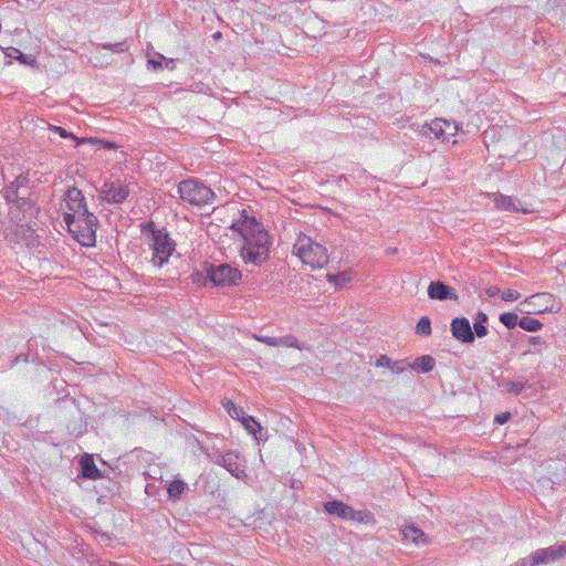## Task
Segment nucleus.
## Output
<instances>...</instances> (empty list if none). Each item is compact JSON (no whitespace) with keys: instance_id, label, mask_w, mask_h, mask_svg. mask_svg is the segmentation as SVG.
I'll list each match as a JSON object with an SVG mask.
<instances>
[{"instance_id":"1","label":"nucleus","mask_w":566,"mask_h":566,"mask_svg":"<svg viewBox=\"0 0 566 566\" xmlns=\"http://www.w3.org/2000/svg\"><path fill=\"white\" fill-rule=\"evenodd\" d=\"M231 229L242 238L240 256L245 264L262 265L270 256L271 240L268 231L254 217L241 211V219Z\"/></svg>"},{"instance_id":"2","label":"nucleus","mask_w":566,"mask_h":566,"mask_svg":"<svg viewBox=\"0 0 566 566\" xmlns=\"http://www.w3.org/2000/svg\"><path fill=\"white\" fill-rule=\"evenodd\" d=\"M293 253L313 269H321L328 263L327 249L305 234L297 237Z\"/></svg>"},{"instance_id":"3","label":"nucleus","mask_w":566,"mask_h":566,"mask_svg":"<svg viewBox=\"0 0 566 566\" xmlns=\"http://www.w3.org/2000/svg\"><path fill=\"white\" fill-rule=\"evenodd\" d=\"M63 220L69 231L74 234L75 239L85 247H92L96 240L97 218L91 213L82 218H75L74 214L64 213Z\"/></svg>"},{"instance_id":"4","label":"nucleus","mask_w":566,"mask_h":566,"mask_svg":"<svg viewBox=\"0 0 566 566\" xmlns=\"http://www.w3.org/2000/svg\"><path fill=\"white\" fill-rule=\"evenodd\" d=\"M178 193L184 202L192 206L201 207L212 203L216 195L214 192L195 179H186L179 182Z\"/></svg>"},{"instance_id":"5","label":"nucleus","mask_w":566,"mask_h":566,"mask_svg":"<svg viewBox=\"0 0 566 566\" xmlns=\"http://www.w3.org/2000/svg\"><path fill=\"white\" fill-rule=\"evenodd\" d=\"M206 276L213 286H232L237 285L242 274L239 269L227 263L213 265L210 264L206 269Z\"/></svg>"},{"instance_id":"6","label":"nucleus","mask_w":566,"mask_h":566,"mask_svg":"<svg viewBox=\"0 0 566 566\" xmlns=\"http://www.w3.org/2000/svg\"><path fill=\"white\" fill-rule=\"evenodd\" d=\"M153 263L156 266H163L172 254L175 243L167 232L163 230H153L151 232Z\"/></svg>"},{"instance_id":"7","label":"nucleus","mask_w":566,"mask_h":566,"mask_svg":"<svg viewBox=\"0 0 566 566\" xmlns=\"http://www.w3.org/2000/svg\"><path fill=\"white\" fill-rule=\"evenodd\" d=\"M457 129L455 124H451L442 118H436L430 124L422 125L420 134L428 138L433 135L437 139L446 142L450 136H454Z\"/></svg>"},{"instance_id":"8","label":"nucleus","mask_w":566,"mask_h":566,"mask_svg":"<svg viewBox=\"0 0 566 566\" xmlns=\"http://www.w3.org/2000/svg\"><path fill=\"white\" fill-rule=\"evenodd\" d=\"M521 305L523 308L520 311L523 313H544L554 312V298L549 293H536L526 297Z\"/></svg>"},{"instance_id":"9","label":"nucleus","mask_w":566,"mask_h":566,"mask_svg":"<svg viewBox=\"0 0 566 566\" xmlns=\"http://www.w3.org/2000/svg\"><path fill=\"white\" fill-rule=\"evenodd\" d=\"M566 556V544L541 548L531 554V566L546 565Z\"/></svg>"},{"instance_id":"10","label":"nucleus","mask_w":566,"mask_h":566,"mask_svg":"<svg viewBox=\"0 0 566 566\" xmlns=\"http://www.w3.org/2000/svg\"><path fill=\"white\" fill-rule=\"evenodd\" d=\"M64 201L66 203V208L70 211V214H74L76 218H82L86 214H91L88 211L84 195L76 187H71L64 193Z\"/></svg>"},{"instance_id":"11","label":"nucleus","mask_w":566,"mask_h":566,"mask_svg":"<svg viewBox=\"0 0 566 566\" xmlns=\"http://www.w3.org/2000/svg\"><path fill=\"white\" fill-rule=\"evenodd\" d=\"M450 331L452 336L463 344H472L475 339L470 322L465 317L453 318Z\"/></svg>"},{"instance_id":"12","label":"nucleus","mask_w":566,"mask_h":566,"mask_svg":"<svg viewBox=\"0 0 566 566\" xmlns=\"http://www.w3.org/2000/svg\"><path fill=\"white\" fill-rule=\"evenodd\" d=\"M102 193L107 202L118 205L127 199L129 196V188L127 185L106 181L102 187Z\"/></svg>"},{"instance_id":"13","label":"nucleus","mask_w":566,"mask_h":566,"mask_svg":"<svg viewBox=\"0 0 566 566\" xmlns=\"http://www.w3.org/2000/svg\"><path fill=\"white\" fill-rule=\"evenodd\" d=\"M428 296L431 300H439V301H446V300H452L458 301V294L455 293L454 289L451 286L444 284L443 282L436 281L431 282L428 286Z\"/></svg>"},{"instance_id":"14","label":"nucleus","mask_w":566,"mask_h":566,"mask_svg":"<svg viewBox=\"0 0 566 566\" xmlns=\"http://www.w3.org/2000/svg\"><path fill=\"white\" fill-rule=\"evenodd\" d=\"M36 212L38 210L33 207L31 201L25 199H21L18 201L17 206L10 208L11 219L17 223L25 220L27 218L31 219Z\"/></svg>"},{"instance_id":"15","label":"nucleus","mask_w":566,"mask_h":566,"mask_svg":"<svg viewBox=\"0 0 566 566\" xmlns=\"http://www.w3.org/2000/svg\"><path fill=\"white\" fill-rule=\"evenodd\" d=\"M495 207L501 210L512 211V212H522V213H531L533 210L521 205V201L510 197L499 195L494 199Z\"/></svg>"},{"instance_id":"16","label":"nucleus","mask_w":566,"mask_h":566,"mask_svg":"<svg viewBox=\"0 0 566 566\" xmlns=\"http://www.w3.org/2000/svg\"><path fill=\"white\" fill-rule=\"evenodd\" d=\"M324 509L327 513L337 515L345 520L354 518V509L338 501H329L324 504Z\"/></svg>"},{"instance_id":"17","label":"nucleus","mask_w":566,"mask_h":566,"mask_svg":"<svg viewBox=\"0 0 566 566\" xmlns=\"http://www.w3.org/2000/svg\"><path fill=\"white\" fill-rule=\"evenodd\" d=\"M232 475L239 478L240 473H243L239 454L234 451H228L224 453L223 465Z\"/></svg>"},{"instance_id":"18","label":"nucleus","mask_w":566,"mask_h":566,"mask_svg":"<svg viewBox=\"0 0 566 566\" xmlns=\"http://www.w3.org/2000/svg\"><path fill=\"white\" fill-rule=\"evenodd\" d=\"M436 366V360L430 355H423L420 357H417L412 364H408V367L419 370L421 373H429Z\"/></svg>"},{"instance_id":"19","label":"nucleus","mask_w":566,"mask_h":566,"mask_svg":"<svg viewBox=\"0 0 566 566\" xmlns=\"http://www.w3.org/2000/svg\"><path fill=\"white\" fill-rule=\"evenodd\" d=\"M402 535L405 539L410 541L417 545L426 544L428 542L427 535L420 528L412 525L406 526L402 530Z\"/></svg>"},{"instance_id":"20","label":"nucleus","mask_w":566,"mask_h":566,"mask_svg":"<svg viewBox=\"0 0 566 566\" xmlns=\"http://www.w3.org/2000/svg\"><path fill=\"white\" fill-rule=\"evenodd\" d=\"M506 392L521 395L525 389L531 388V384L527 379L507 380L502 384Z\"/></svg>"},{"instance_id":"21","label":"nucleus","mask_w":566,"mask_h":566,"mask_svg":"<svg viewBox=\"0 0 566 566\" xmlns=\"http://www.w3.org/2000/svg\"><path fill=\"white\" fill-rule=\"evenodd\" d=\"M81 464H82V474L84 478L91 479V480H96L102 476L99 470L97 469V467L95 465V463L93 462V460L91 458H88V457L84 458L81 461Z\"/></svg>"},{"instance_id":"22","label":"nucleus","mask_w":566,"mask_h":566,"mask_svg":"<svg viewBox=\"0 0 566 566\" xmlns=\"http://www.w3.org/2000/svg\"><path fill=\"white\" fill-rule=\"evenodd\" d=\"M488 315L483 312H479L475 316L474 323H473V329H474V336L478 337H484L488 335V327L485 326V323L488 322Z\"/></svg>"},{"instance_id":"23","label":"nucleus","mask_w":566,"mask_h":566,"mask_svg":"<svg viewBox=\"0 0 566 566\" xmlns=\"http://www.w3.org/2000/svg\"><path fill=\"white\" fill-rule=\"evenodd\" d=\"M277 346H284V347H294V348H297V349H304L305 348V344L304 343H300L297 340V338L293 335H286V336H282V337H276V343H275V347Z\"/></svg>"},{"instance_id":"24","label":"nucleus","mask_w":566,"mask_h":566,"mask_svg":"<svg viewBox=\"0 0 566 566\" xmlns=\"http://www.w3.org/2000/svg\"><path fill=\"white\" fill-rule=\"evenodd\" d=\"M241 423L249 433L253 434L255 439H259L258 433H261L262 427L252 416L242 417Z\"/></svg>"},{"instance_id":"25","label":"nucleus","mask_w":566,"mask_h":566,"mask_svg":"<svg viewBox=\"0 0 566 566\" xmlns=\"http://www.w3.org/2000/svg\"><path fill=\"white\" fill-rule=\"evenodd\" d=\"M50 130L60 135L62 138H72L76 142V145H80V144H83L85 142H92V143H96L97 140L96 139H93V138H78L76 136H74L72 133L67 132L65 128L63 127H60V126H51L50 127Z\"/></svg>"},{"instance_id":"26","label":"nucleus","mask_w":566,"mask_h":566,"mask_svg":"<svg viewBox=\"0 0 566 566\" xmlns=\"http://www.w3.org/2000/svg\"><path fill=\"white\" fill-rule=\"evenodd\" d=\"M518 326L527 332H537L542 328L543 324L538 319L524 316L520 318Z\"/></svg>"},{"instance_id":"27","label":"nucleus","mask_w":566,"mask_h":566,"mask_svg":"<svg viewBox=\"0 0 566 566\" xmlns=\"http://www.w3.org/2000/svg\"><path fill=\"white\" fill-rule=\"evenodd\" d=\"M185 489H186V483L182 480H174L168 485L169 497L172 499V500H178L179 496L185 491Z\"/></svg>"},{"instance_id":"28","label":"nucleus","mask_w":566,"mask_h":566,"mask_svg":"<svg viewBox=\"0 0 566 566\" xmlns=\"http://www.w3.org/2000/svg\"><path fill=\"white\" fill-rule=\"evenodd\" d=\"M223 406L227 409V411L231 418L240 420L241 422H242V417L248 416V415H245L244 410L241 407H238L231 400H227L223 403Z\"/></svg>"},{"instance_id":"29","label":"nucleus","mask_w":566,"mask_h":566,"mask_svg":"<svg viewBox=\"0 0 566 566\" xmlns=\"http://www.w3.org/2000/svg\"><path fill=\"white\" fill-rule=\"evenodd\" d=\"M431 321L429 317H421L416 325V333L420 336H429L431 335Z\"/></svg>"},{"instance_id":"30","label":"nucleus","mask_w":566,"mask_h":566,"mask_svg":"<svg viewBox=\"0 0 566 566\" xmlns=\"http://www.w3.org/2000/svg\"><path fill=\"white\" fill-rule=\"evenodd\" d=\"M363 523L365 525H375L376 520L374 514L367 510H356V523Z\"/></svg>"},{"instance_id":"31","label":"nucleus","mask_w":566,"mask_h":566,"mask_svg":"<svg viewBox=\"0 0 566 566\" xmlns=\"http://www.w3.org/2000/svg\"><path fill=\"white\" fill-rule=\"evenodd\" d=\"M518 321L515 313H503L500 315V322L510 329L518 325Z\"/></svg>"},{"instance_id":"32","label":"nucleus","mask_w":566,"mask_h":566,"mask_svg":"<svg viewBox=\"0 0 566 566\" xmlns=\"http://www.w3.org/2000/svg\"><path fill=\"white\" fill-rule=\"evenodd\" d=\"M103 49L111 50L116 53H123L128 50L126 42H117V43H104L102 44Z\"/></svg>"},{"instance_id":"33","label":"nucleus","mask_w":566,"mask_h":566,"mask_svg":"<svg viewBox=\"0 0 566 566\" xmlns=\"http://www.w3.org/2000/svg\"><path fill=\"white\" fill-rule=\"evenodd\" d=\"M206 455L211 462H213L218 465H221V467L223 465L224 453L222 454L218 451H214V452H206Z\"/></svg>"},{"instance_id":"34","label":"nucleus","mask_w":566,"mask_h":566,"mask_svg":"<svg viewBox=\"0 0 566 566\" xmlns=\"http://www.w3.org/2000/svg\"><path fill=\"white\" fill-rule=\"evenodd\" d=\"M501 296L503 301L512 302L518 300L521 297V294L515 290L509 289L503 291Z\"/></svg>"},{"instance_id":"35","label":"nucleus","mask_w":566,"mask_h":566,"mask_svg":"<svg viewBox=\"0 0 566 566\" xmlns=\"http://www.w3.org/2000/svg\"><path fill=\"white\" fill-rule=\"evenodd\" d=\"M408 365H406V363L403 360H396V361H391V365H390V370L392 374H396V375H399L401 373H403V370L407 368Z\"/></svg>"},{"instance_id":"36","label":"nucleus","mask_w":566,"mask_h":566,"mask_svg":"<svg viewBox=\"0 0 566 566\" xmlns=\"http://www.w3.org/2000/svg\"><path fill=\"white\" fill-rule=\"evenodd\" d=\"M391 358L388 357L387 355H380L376 361H375V366L376 367H386V368H390V365H391Z\"/></svg>"},{"instance_id":"37","label":"nucleus","mask_w":566,"mask_h":566,"mask_svg":"<svg viewBox=\"0 0 566 566\" xmlns=\"http://www.w3.org/2000/svg\"><path fill=\"white\" fill-rule=\"evenodd\" d=\"M254 338L261 343L266 344L268 346L275 347L276 337H270V336H262V335H254Z\"/></svg>"},{"instance_id":"38","label":"nucleus","mask_w":566,"mask_h":566,"mask_svg":"<svg viewBox=\"0 0 566 566\" xmlns=\"http://www.w3.org/2000/svg\"><path fill=\"white\" fill-rule=\"evenodd\" d=\"M510 412H502L495 417V422H497L499 424H504L510 420Z\"/></svg>"},{"instance_id":"39","label":"nucleus","mask_w":566,"mask_h":566,"mask_svg":"<svg viewBox=\"0 0 566 566\" xmlns=\"http://www.w3.org/2000/svg\"><path fill=\"white\" fill-rule=\"evenodd\" d=\"M500 293H501L500 289L495 285H492V286H489L485 289V294L489 297H494V296L499 295Z\"/></svg>"},{"instance_id":"40","label":"nucleus","mask_w":566,"mask_h":566,"mask_svg":"<svg viewBox=\"0 0 566 566\" xmlns=\"http://www.w3.org/2000/svg\"><path fill=\"white\" fill-rule=\"evenodd\" d=\"M530 344L542 346L545 344L544 339L539 336H532L528 338Z\"/></svg>"},{"instance_id":"41","label":"nucleus","mask_w":566,"mask_h":566,"mask_svg":"<svg viewBox=\"0 0 566 566\" xmlns=\"http://www.w3.org/2000/svg\"><path fill=\"white\" fill-rule=\"evenodd\" d=\"M12 51H13V55H12V57H14V59H19L22 63H25V56H24V54H22V53H21V51H20V50H18V49H12ZM9 56H11V54H10Z\"/></svg>"},{"instance_id":"42","label":"nucleus","mask_w":566,"mask_h":566,"mask_svg":"<svg viewBox=\"0 0 566 566\" xmlns=\"http://www.w3.org/2000/svg\"><path fill=\"white\" fill-rule=\"evenodd\" d=\"M148 64L153 65V66H154V69H158V67H160V66H161V63H160V62H157V61H155V60H149V61H148Z\"/></svg>"},{"instance_id":"43","label":"nucleus","mask_w":566,"mask_h":566,"mask_svg":"<svg viewBox=\"0 0 566 566\" xmlns=\"http://www.w3.org/2000/svg\"><path fill=\"white\" fill-rule=\"evenodd\" d=\"M105 148H113L114 145L112 143H104Z\"/></svg>"},{"instance_id":"44","label":"nucleus","mask_w":566,"mask_h":566,"mask_svg":"<svg viewBox=\"0 0 566 566\" xmlns=\"http://www.w3.org/2000/svg\"><path fill=\"white\" fill-rule=\"evenodd\" d=\"M213 36H214V38H220V36H221V33H220V32H217Z\"/></svg>"},{"instance_id":"45","label":"nucleus","mask_w":566,"mask_h":566,"mask_svg":"<svg viewBox=\"0 0 566 566\" xmlns=\"http://www.w3.org/2000/svg\"><path fill=\"white\" fill-rule=\"evenodd\" d=\"M113 566H118V565L114 564Z\"/></svg>"}]
</instances>
